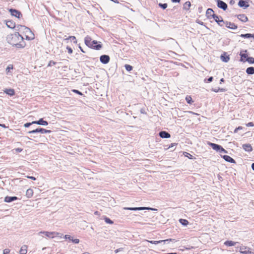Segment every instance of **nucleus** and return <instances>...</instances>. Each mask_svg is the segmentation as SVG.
<instances>
[{
    "instance_id": "nucleus-55",
    "label": "nucleus",
    "mask_w": 254,
    "mask_h": 254,
    "mask_svg": "<svg viewBox=\"0 0 254 254\" xmlns=\"http://www.w3.org/2000/svg\"><path fill=\"white\" fill-rule=\"evenodd\" d=\"M15 151L17 152H21L22 151V149L21 148H17L15 149Z\"/></svg>"
},
{
    "instance_id": "nucleus-24",
    "label": "nucleus",
    "mask_w": 254,
    "mask_h": 254,
    "mask_svg": "<svg viewBox=\"0 0 254 254\" xmlns=\"http://www.w3.org/2000/svg\"><path fill=\"white\" fill-rule=\"evenodd\" d=\"M6 25L8 28L11 29H13L15 27V23L11 20L6 21Z\"/></svg>"
},
{
    "instance_id": "nucleus-4",
    "label": "nucleus",
    "mask_w": 254,
    "mask_h": 254,
    "mask_svg": "<svg viewBox=\"0 0 254 254\" xmlns=\"http://www.w3.org/2000/svg\"><path fill=\"white\" fill-rule=\"evenodd\" d=\"M92 41L91 38L89 36H86L84 38L85 44L89 48L97 50H99L102 48V45L101 44H98L96 45H93V44H92Z\"/></svg>"
},
{
    "instance_id": "nucleus-1",
    "label": "nucleus",
    "mask_w": 254,
    "mask_h": 254,
    "mask_svg": "<svg viewBox=\"0 0 254 254\" xmlns=\"http://www.w3.org/2000/svg\"><path fill=\"white\" fill-rule=\"evenodd\" d=\"M8 42L13 46L17 48H23L26 44L24 41V38L18 32L11 34L7 37Z\"/></svg>"
},
{
    "instance_id": "nucleus-5",
    "label": "nucleus",
    "mask_w": 254,
    "mask_h": 254,
    "mask_svg": "<svg viewBox=\"0 0 254 254\" xmlns=\"http://www.w3.org/2000/svg\"><path fill=\"white\" fill-rule=\"evenodd\" d=\"M239 252L242 254H254V249L246 246L241 245L237 247Z\"/></svg>"
},
{
    "instance_id": "nucleus-6",
    "label": "nucleus",
    "mask_w": 254,
    "mask_h": 254,
    "mask_svg": "<svg viewBox=\"0 0 254 254\" xmlns=\"http://www.w3.org/2000/svg\"><path fill=\"white\" fill-rule=\"evenodd\" d=\"M209 145L211 146L213 149L216 150L219 153H226L227 151L221 145L209 142Z\"/></svg>"
},
{
    "instance_id": "nucleus-22",
    "label": "nucleus",
    "mask_w": 254,
    "mask_h": 254,
    "mask_svg": "<svg viewBox=\"0 0 254 254\" xmlns=\"http://www.w3.org/2000/svg\"><path fill=\"white\" fill-rule=\"evenodd\" d=\"M214 14V11L212 8H209L206 12V16L208 19L212 18V14Z\"/></svg>"
},
{
    "instance_id": "nucleus-60",
    "label": "nucleus",
    "mask_w": 254,
    "mask_h": 254,
    "mask_svg": "<svg viewBox=\"0 0 254 254\" xmlns=\"http://www.w3.org/2000/svg\"><path fill=\"white\" fill-rule=\"evenodd\" d=\"M140 112L142 114H145V111H144V110L143 109H141L140 110Z\"/></svg>"
},
{
    "instance_id": "nucleus-61",
    "label": "nucleus",
    "mask_w": 254,
    "mask_h": 254,
    "mask_svg": "<svg viewBox=\"0 0 254 254\" xmlns=\"http://www.w3.org/2000/svg\"><path fill=\"white\" fill-rule=\"evenodd\" d=\"M28 178H30V179H32V180H36V178H35V177H32V176H31V177H28Z\"/></svg>"
},
{
    "instance_id": "nucleus-11",
    "label": "nucleus",
    "mask_w": 254,
    "mask_h": 254,
    "mask_svg": "<svg viewBox=\"0 0 254 254\" xmlns=\"http://www.w3.org/2000/svg\"><path fill=\"white\" fill-rule=\"evenodd\" d=\"M215 1L217 2V6L222 9L224 10H225L227 8V4L224 1L221 0H215Z\"/></svg>"
},
{
    "instance_id": "nucleus-36",
    "label": "nucleus",
    "mask_w": 254,
    "mask_h": 254,
    "mask_svg": "<svg viewBox=\"0 0 254 254\" xmlns=\"http://www.w3.org/2000/svg\"><path fill=\"white\" fill-rule=\"evenodd\" d=\"M13 68V67L12 64H9L6 68V74H8L9 72L10 71V70L12 69Z\"/></svg>"
},
{
    "instance_id": "nucleus-10",
    "label": "nucleus",
    "mask_w": 254,
    "mask_h": 254,
    "mask_svg": "<svg viewBox=\"0 0 254 254\" xmlns=\"http://www.w3.org/2000/svg\"><path fill=\"white\" fill-rule=\"evenodd\" d=\"M9 11L10 12L12 16H15L18 18H20L22 16V14L21 12L18 10L10 8L9 9Z\"/></svg>"
},
{
    "instance_id": "nucleus-17",
    "label": "nucleus",
    "mask_w": 254,
    "mask_h": 254,
    "mask_svg": "<svg viewBox=\"0 0 254 254\" xmlns=\"http://www.w3.org/2000/svg\"><path fill=\"white\" fill-rule=\"evenodd\" d=\"M225 26L227 28L233 30L236 29L238 27L235 23L227 21H226V25H225Z\"/></svg>"
},
{
    "instance_id": "nucleus-34",
    "label": "nucleus",
    "mask_w": 254,
    "mask_h": 254,
    "mask_svg": "<svg viewBox=\"0 0 254 254\" xmlns=\"http://www.w3.org/2000/svg\"><path fill=\"white\" fill-rule=\"evenodd\" d=\"M186 100L187 102L189 104H190L193 102V101H192L191 97L189 95L186 97Z\"/></svg>"
},
{
    "instance_id": "nucleus-12",
    "label": "nucleus",
    "mask_w": 254,
    "mask_h": 254,
    "mask_svg": "<svg viewBox=\"0 0 254 254\" xmlns=\"http://www.w3.org/2000/svg\"><path fill=\"white\" fill-rule=\"evenodd\" d=\"M110 57L108 55H103L100 56V61L103 64H107L110 61Z\"/></svg>"
},
{
    "instance_id": "nucleus-50",
    "label": "nucleus",
    "mask_w": 254,
    "mask_h": 254,
    "mask_svg": "<svg viewBox=\"0 0 254 254\" xmlns=\"http://www.w3.org/2000/svg\"><path fill=\"white\" fill-rule=\"evenodd\" d=\"M66 49L67 50L68 53L69 54H72V53L73 51H72V49L70 47H69L68 46H67Z\"/></svg>"
},
{
    "instance_id": "nucleus-14",
    "label": "nucleus",
    "mask_w": 254,
    "mask_h": 254,
    "mask_svg": "<svg viewBox=\"0 0 254 254\" xmlns=\"http://www.w3.org/2000/svg\"><path fill=\"white\" fill-rule=\"evenodd\" d=\"M238 5L240 7H243L244 9H246L249 6L248 2L243 0H239V1L238 2Z\"/></svg>"
},
{
    "instance_id": "nucleus-43",
    "label": "nucleus",
    "mask_w": 254,
    "mask_h": 254,
    "mask_svg": "<svg viewBox=\"0 0 254 254\" xmlns=\"http://www.w3.org/2000/svg\"><path fill=\"white\" fill-rule=\"evenodd\" d=\"M159 6L161 7L162 8H163V9H166L167 7V3H159Z\"/></svg>"
},
{
    "instance_id": "nucleus-8",
    "label": "nucleus",
    "mask_w": 254,
    "mask_h": 254,
    "mask_svg": "<svg viewBox=\"0 0 254 254\" xmlns=\"http://www.w3.org/2000/svg\"><path fill=\"white\" fill-rule=\"evenodd\" d=\"M145 241L151 243V244H155V245H157V244H160L161 243H164L165 244L168 242H177V241L174 239H166V240H160V241H148V240H145Z\"/></svg>"
},
{
    "instance_id": "nucleus-62",
    "label": "nucleus",
    "mask_w": 254,
    "mask_h": 254,
    "mask_svg": "<svg viewBox=\"0 0 254 254\" xmlns=\"http://www.w3.org/2000/svg\"><path fill=\"white\" fill-rule=\"evenodd\" d=\"M224 82V78H222L220 80V83L221 84V83H222V82Z\"/></svg>"
},
{
    "instance_id": "nucleus-63",
    "label": "nucleus",
    "mask_w": 254,
    "mask_h": 254,
    "mask_svg": "<svg viewBox=\"0 0 254 254\" xmlns=\"http://www.w3.org/2000/svg\"><path fill=\"white\" fill-rule=\"evenodd\" d=\"M0 127H3L4 128H6L7 127L4 124H1Z\"/></svg>"
},
{
    "instance_id": "nucleus-56",
    "label": "nucleus",
    "mask_w": 254,
    "mask_h": 254,
    "mask_svg": "<svg viewBox=\"0 0 254 254\" xmlns=\"http://www.w3.org/2000/svg\"><path fill=\"white\" fill-rule=\"evenodd\" d=\"M94 214L97 216H99L100 215V212L98 211H96L94 212Z\"/></svg>"
},
{
    "instance_id": "nucleus-21",
    "label": "nucleus",
    "mask_w": 254,
    "mask_h": 254,
    "mask_svg": "<svg viewBox=\"0 0 254 254\" xmlns=\"http://www.w3.org/2000/svg\"><path fill=\"white\" fill-rule=\"evenodd\" d=\"M64 238L66 239H68L70 241H71L73 243L75 244H78L79 242V240L78 239H73L72 237L68 235H65L64 236Z\"/></svg>"
},
{
    "instance_id": "nucleus-15",
    "label": "nucleus",
    "mask_w": 254,
    "mask_h": 254,
    "mask_svg": "<svg viewBox=\"0 0 254 254\" xmlns=\"http://www.w3.org/2000/svg\"><path fill=\"white\" fill-rule=\"evenodd\" d=\"M33 123L41 126H47L48 125V123L47 121H44L42 118L40 119L38 121H33Z\"/></svg>"
},
{
    "instance_id": "nucleus-48",
    "label": "nucleus",
    "mask_w": 254,
    "mask_h": 254,
    "mask_svg": "<svg viewBox=\"0 0 254 254\" xmlns=\"http://www.w3.org/2000/svg\"><path fill=\"white\" fill-rule=\"evenodd\" d=\"M26 193V195H28V197H31L33 195V191H25Z\"/></svg>"
},
{
    "instance_id": "nucleus-53",
    "label": "nucleus",
    "mask_w": 254,
    "mask_h": 254,
    "mask_svg": "<svg viewBox=\"0 0 254 254\" xmlns=\"http://www.w3.org/2000/svg\"><path fill=\"white\" fill-rule=\"evenodd\" d=\"M247 127H254V123L253 122H249L247 124H246Z\"/></svg>"
},
{
    "instance_id": "nucleus-25",
    "label": "nucleus",
    "mask_w": 254,
    "mask_h": 254,
    "mask_svg": "<svg viewBox=\"0 0 254 254\" xmlns=\"http://www.w3.org/2000/svg\"><path fill=\"white\" fill-rule=\"evenodd\" d=\"M4 92L11 96H13L15 94V91L13 89H6L4 90Z\"/></svg>"
},
{
    "instance_id": "nucleus-7",
    "label": "nucleus",
    "mask_w": 254,
    "mask_h": 254,
    "mask_svg": "<svg viewBox=\"0 0 254 254\" xmlns=\"http://www.w3.org/2000/svg\"><path fill=\"white\" fill-rule=\"evenodd\" d=\"M51 132H52V131L51 130H47L45 128L39 127L35 129H33L31 131H28V134H34V133H41L44 134V133H51Z\"/></svg>"
},
{
    "instance_id": "nucleus-32",
    "label": "nucleus",
    "mask_w": 254,
    "mask_h": 254,
    "mask_svg": "<svg viewBox=\"0 0 254 254\" xmlns=\"http://www.w3.org/2000/svg\"><path fill=\"white\" fill-rule=\"evenodd\" d=\"M221 19L220 21H217V24L220 26H223L224 25H226V21H225L223 20L222 18L220 16Z\"/></svg>"
},
{
    "instance_id": "nucleus-20",
    "label": "nucleus",
    "mask_w": 254,
    "mask_h": 254,
    "mask_svg": "<svg viewBox=\"0 0 254 254\" xmlns=\"http://www.w3.org/2000/svg\"><path fill=\"white\" fill-rule=\"evenodd\" d=\"M222 158L227 162L235 163V161L234 159H233L232 157H231L230 156L225 155L222 156Z\"/></svg>"
},
{
    "instance_id": "nucleus-64",
    "label": "nucleus",
    "mask_w": 254,
    "mask_h": 254,
    "mask_svg": "<svg viewBox=\"0 0 254 254\" xmlns=\"http://www.w3.org/2000/svg\"><path fill=\"white\" fill-rule=\"evenodd\" d=\"M252 168L254 171V163L252 164Z\"/></svg>"
},
{
    "instance_id": "nucleus-42",
    "label": "nucleus",
    "mask_w": 254,
    "mask_h": 254,
    "mask_svg": "<svg viewBox=\"0 0 254 254\" xmlns=\"http://www.w3.org/2000/svg\"><path fill=\"white\" fill-rule=\"evenodd\" d=\"M184 154L186 157L189 158V159H193V156L188 152H185Z\"/></svg>"
},
{
    "instance_id": "nucleus-35",
    "label": "nucleus",
    "mask_w": 254,
    "mask_h": 254,
    "mask_svg": "<svg viewBox=\"0 0 254 254\" xmlns=\"http://www.w3.org/2000/svg\"><path fill=\"white\" fill-rule=\"evenodd\" d=\"M180 222L183 225H187L189 223V222L188 220L184 219H180L179 220Z\"/></svg>"
},
{
    "instance_id": "nucleus-38",
    "label": "nucleus",
    "mask_w": 254,
    "mask_h": 254,
    "mask_svg": "<svg viewBox=\"0 0 254 254\" xmlns=\"http://www.w3.org/2000/svg\"><path fill=\"white\" fill-rule=\"evenodd\" d=\"M68 39H71L74 43H76L77 41L76 40V38L75 36H68L67 38L65 39V40H68Z\"/></svg>"
},
{
    "instance_id": "nucleus-58",
    "label": "nucleus",
    "mask_w": 254,
    "mask_h": 254,
    "mask_svg": "<svg viewBox=\"0 0 254 254\" xmlns=\"http://www.w3.org/2000/svg\"><path fill=\"white\" fill-rule=\"evenodd\" d=\"M202 9H203V8L202 6H200L198 7V11H199V13L201 12Z\"/></svg>"
},
{
    "instance_id": "nucleus-19",
    "label": "nucleus",
    "mask_w": 254,
    "mask_h": 254,
    "mask_svg": "<svg viewBox=\"0 0 254 254\" xmlns=\"http://www.w3.org/2000/svg\"><path fill=\"white\" fill-rule=\"evenodd\" d=\"M237 18L241 21L246 22L248 20V18L245 14H239L237 15Z\"/></svg>"
},
{
    "instance_id": "nucleus-29",
    "label": "nucleus",
    "mask_w": 254,
    "mask_h": 254,
    "mask_svg": "<svg viewBox=\"0 0 254 254\" xmlns=\"http://www.w3.org/2000/svg\"><path fill=\"white\" fill-rule=\"evenodd\" d=\"M241 37L245 38H253L254 39V34L247 33L244 34H241L240 35Z\"/></svg>"
},
{
    "instance_id": "nucleus-9",
    "label": "nucleus",
    "mask_w": 254,
    "mask_h": 254,
    "mask_svg": "<svg viewBox=\"0 0 254 254\" xmlns=\"http://www.w3.org/2000/svg\"><path fill=\"white\" fill-rule=\"evenodd\" d=\"M124 209L130 210H157L156 209L150 208V207H124Z\"/></svg>"
},
{
    "instance_id": "nucleus-41",
    "label": "nucleus",
    "mask_w": 254,
    "mask_h": 254,
    "mask_svg": "<svg viewBox=\"0 0 254 254\" xmlns=\"http://www.w3.org/2000/svg\"><path fill=\"white\" fill-rule=\"evenodd\" d=\"M125 67L126 69L128 71H131L133 68L132 66H131L130 65H129V64H126L125 65Z\"/></svg>"
},
{
    "instance_id": "nucleus-28",
    "label": "nucleus",
    "mask_w": 254,
    "mask_h": 254,
    "mask_svg": "<svg viewBox=\"0 0 254 254\" xmlns=\"http://www.w3.org/2000/svg\"><path fill=\"white\" fill-rule=\"evenodd\" d=\"M246 73L248 74H254V67L253 66L249 67L246 69Z\"/></svg>"
},
{
    "instance_id": "nucleus-26",
    "label": "nucleus",
    "mask_w": 254,
    "mask_h": 254,
    "mask_svg": "<svg viewBox=\"0 0 254 254\" xmlns=\"http://www.w3.org/2000/svg\"><path fill=\"white\" fill-rule=\"evenodd\" d=\"M27 252V246L23 245L20 249V254H26Z\"/></svg>"
},
{
    "instance_id": "nucleus-33",
    "label": "nucleus",
    "mask_w": 254,
    "mask_h": 254,
    "mask_svg": "<svg viewBox=\"0 0 254 254\" xmlns=\"http://www.w3.org/2000/svg\"><path fill=\"white\" fill-rule=\"evenodd\" d=\"M246 62H248L250 64H254V58L248 57L246 59Z\"/></svg>"
},
{
    "instance_id": "nucleus-13",
    "label": "nucleus",
    "mask_w": 254,
    "mask_h": 254,
    "mask_svg": "<svg viewBox=\"0 0 254 254\" xmlns=\"http://www.w3.org/2000/svg\"><path fill=\"white\" fill-rule=\"evenodd\" d=\"M247 52V50H243L240 53V56L241 57L240 61L243 62H246V59L248 58V55L246 54Z\"/></svg>"
},
{
    "instance_id": "nucleus-3",
    "label": "nucleus",
    "mask_w": 254,
    "mask_h": 254,
    "mask_svg": "<svg viewBox=\"0 0 254 254\" xmlns=\"http://www.w3.org/2000/svg\"><path fill=\"white\" fill-rule=\"evenodd\" d=\"M38 235L41 236L42 238H54L56 237H60L62 238L63 236L62 234L57 232H49V231H40L38 233Z\"/></svg>"
},
{
    "instance_id": "nucleus-46",
    "label": "nucleus",
    "mask_w": 254,
    "mask_h": 254,
    "mask_svg": "<svg viewBox=\"0 0 254 254\" xmlns=\"http://www.w3.org/2000/svg\"><path fill=\"white\" fill-rule=\"evenodd\" d=\"M32 124H35V123H33V122L31 123H27L24 125V127H28Z\"/></svg>"
},
{
    "instance_id": "nucleus-51",
    "label": "nucleus",
    "mask_w": 254,
    "mask_h": 254,
    "mask_svg": "<svg viewBox=\"0 0 254 254\" xmlns=\"http://www.w3.org/2000/svg\"><path fill=\"white\" fill-rule=\"evenodd\" d=\"M242 128H243V127H242L239 126V127H238L235 129L234 132L237 133L239 130L242 129Z\"/></svg>"
},
{
    "instance_id": "nucleus-52",
    "label": "nucleus",
    "mask_w": 254,
    "mask_h": 254,
    "mask_svg": "<svg viewBox=\"0 0 254 254\" xmlns=\"http://www.w3.org/2000/svg\"><path fill=\"white\" fill-rule=\"evenodd\" d=\"M10 252V250L8 249H5L3 251V254H8Z\"/></svg>"
},
{
    "instance_id": "nucleus-54",
    "label": "nucleus",
    "mask_w": 254,
    "mask_h": 254,
    "mask_svg": "<svg viewBox=\"0 0 254 254\" xmlns=\"http://www.w3.org/2000/svg\"><path fill=\"white\" fill-rule=\"evenodd\" d=\"M98 44H101V42H98L96 40H93L92 41V44H93V45H98Z\"/></svg>"
},
{
    "instance_id": "nucleus-23",
    "label": "nucleus",
    "mask_w": 254,
    "mask_h": 254,
    "mask_svg": "<svg viewBox=\"0 0 254 254\" xmlns=\"http://www.w3.org/2000/svg\"><path fill=\"white\" fill-rule=\"evenodd\" d=\"M18 198L16 196H7L4 198V201L6 202H10L14 200H17Z\"/></svg>"
},
{
    "instance_id": "nucleus-44",
    "label": "nucleus",
    "mask_w": 254,
    "mask_h": 254,
    "mask_svg": "<svg viewBox=\"0 0 254 254\" xmlns=\"http://www.w3.org/2000/svg\"><path fill=\"white\" fill-rule=\"evenodd\" d=\"M213 79V77L212 76H210L208 79H205L204 80V81L205 83H209V82H211V81H212Z\"/></svg>"
},
{
    "instance_id": "nucleus-39",
    "label": "nucleus",
    "mask_w": 254,
    "mask_h": 254,
    "mask_svg": "<svg viewBox=\"0 0 254 254\" xmlns=\"http://www.w3.org/2000/svg\"><path fill=\"white\" fill-rule=\"evenodd\" d=\"M104 220L106 223L113 224L114 223L113 221L111 220L110 218L105 217L104 218Z\"/></svg>"
},
{
    "instance_id": "nucleus-57",
    "label": "nucleus",
    "mask_w": 254,
    "mask_h": 254,
    "mask_svg": "<svg viewBox=\"0 0 254 254\" xmlns=\"http://www.w3.org/2000/svg\"><path fill=\"white\" fill-rule=\"evenodd\" d=\"M122 250V248H120V249H117L115 251V253H117L120 251H121Z\"/></svg>"
},
{
    "instance_id": "nucleus-49",
    "label": "nucleus",
    "mask_w": 254,
    "mask_h": 254,
    "mask_svg": "<svg viewBox=\"0 0 254 254\" xmlns=\"http://www.w3.org/2000/svg\"><path fill=\"white\" fill-rule=\"evenodd\" d=\"M196 23H197L198 24H200V25H204V26H205L207 28V27H206V26L204 25V23L202 21H200V20H197L196 21Z\"/></svg>"
},
{
    "instance_id": "nucleus-47",
    "label": "nucleus",
    "mask_w": 254,
    "mask_h": 254,
    "mask_svg": "<svg viewBox=\"0 0 254 254\" xmlns=\"http://www.w3.org/2000/svg\"><path fill=\"white\" fill-rule=\"evenodd\" d=\"M72 92L80 95H82V93L80 91L76 89H73Z\"/></svg>"
},
{
    "instance_id": "nucleus-31",
    "label": "nucleus",
    "mask_w": 254,
    "mask_h": 254,
    "mask_svg": "<svg viewBox=\"0 0 254 254\" xmlns=\"http://www.w3.org/2000/svg\"><path fill=\"white\" fill-rule=\"evenodd\" d=\"M191 6V3L190 1H186L184 5V9L189 10Z\"/></svg>"
},
{
    "instance_id": "nucleus-37",
    "label": "nucleus",
    "mask_w": 254,
    "mask_h": 254,
    "mask_svg": "<svg viewBox=\"0 0 254 254\" xmlns=\"http://www.w3.org/2000/svg\"><path fill=\"white\" fill-rule=\"evenodd\" d=\"M212 18H213L214 19L215 21L216 22H217V21H220V16H218V15H216V14H212Z\"/></svg>"
},
{
    "instance_id": "nucleus-30",
    "label": "nucleus",
    "mask_w": 254,
    "mask_h": 254,
    "mask_svg": "<svg viewBox=\"0 0 254 254\" xmlns=\"http://www.w3.org/2000/svg\"><path fill=\"white\" fill-rule=\"evenodd\" d=\"M211 91L217 93L218 92H225L226 91V89L225 88H218L217 89L212 88Z\"/></svg>"
},
{
    "instance_id": "nucleus-27",
    "label": "nucleus",
    "mask_w": 254,
    "mask_h": 254,
    "mask_svg": "<svg viewBox=\"0 0 254 254\" xmlns=\"http://www.w3.org/2000/svg\"><path fill=\"white\" fill-rule=\"evenodd\" d=\"M236 243H237L233 242L232 241H226L224 242V245L227 246L231 247L235 246L236 244Z\"/></svg>"
},
{
    "instance_id": "nucleus-45",
    "label": "nucleus",
    "mask_w": 254,
    "mask_h": 254,
    "mask_svg": "<svg viewBox=\"0 0 254 254\" xmlns=\"http://www.w3.org/2000/svg\"><path fill=\"white\" fill-rule=\"evenodd\" d=\"M56 64V62H55L53 61H50L48 64V66H51L55 65Z\"/></svg>"
},
{
    "instance_id": "nucleus-59",
    "label": "nucleus",
    "mask_w": 254,
    "mask_h": 254,
    "mask_svg": "<svg viewBox=\"0 0 254 254\" xmlns=\"http://www.w3.org/2000/svg\"><path fill=\"white\" fill-rule=\"evenodd\" d=\"M181 0H171L173 2H179Z\"/></svg>"
},
{
    "instance_id": "nucleus-18",
    "label": "nucleus",
    "mask_w": 254,
    "mask_h": 254,
    "mask_svg": "<svg viewBox=\"0 0 254 254\" xmlns=\"http://www.w3.org/2000/svg\"><path fill=\"white\" fill-rule=\"evenodd\" d=\"M242 148L244 150L247 152H251L253 150V148L251 145L249 143L244 144L242 146Z\"/></svg>"
},
{
    "instance_id": "nucleus-16",
    "label": "nucleus",
    "mask_w": 254,
    "mask_h": 254,
    "mask_svg": "<svg viewBox=\"0 0 254 254\" xmlns=\"http://www.w3.org/2000/svg\"><path fill=\"white\" fill-rule=\"evenodd\" d=\"M159 135L162 138H168L171 136L170 134L166 131H161L159 133Z\"/></svg>"
},
{
    "instance_id": "nucleus-40",
    "label": "nucleus",
    "mask_w": 254,
    "mask_h": 254,
    "mask_svg": "<svg viewBox=\"0 0 254 254\" xmlns=\"http://www.w3.org/2000/svg\"><path fill=\"white\" fill-rule=\"evenodd\" d=\"M221 59L224 62H228L230 60V58L228 56L224 57L222 55L221 56Z\"/></svg>"
},
{
    "instance_id": "nucleus-2",
    "label": "nucleus",
    "mask_w": 254,
    "mask_h": 254,
    "mask_svg": "<svg viewBox=\"0 0 254 254\" xmlns=\"http://www.w3.org/2000/svg\"><path fill=\"white\" fill-rule=\"evenodd\" d=\"M17 28H18V30L23 33L26 40H32L34 39L35 36L34 33L28 27L25 26L19 25H18Z\"/></svg>"
}]
</instances>
